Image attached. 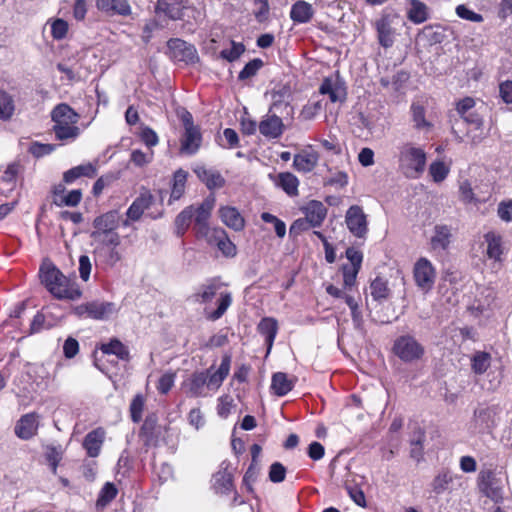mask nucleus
<instances>
[{"mask_svg":"<svg viewBox=\"0 0 512 512\" xmlns=\"http://www.w3.org/2000/svg\"><path fill=\"white\" fill-rule=\"evenodd\" d=\"M232 357L225 354L217 369L214 365L202 371L192 373L183 382L185 392L191 397H208L218 391L230 373Z\"/></svg>","mask_w":512,"mask_h":512,"instance_id":"f03ea898","label":"nucleus"},{"mask_svg":"<svg viewBox=\"0 0 512 512\" xmlns=\"http://www.w3.org/2000/svg\"><path fill=\"white\" fill-rule=\"evenodd\" d=\"M412 121L417 130L428 132L432 128V123L425 118V109L422 105L413 103L411 105Z\"/></svg>","mask_w":512,"mask_h":512,"instance_id":"c03bdc74","label":"nucleus"},{"mask_svg":"<svg viewBox=\"0 0 512 512\" xmlns=\"http://www.w3.org/2000/svg\"><path fill=\"white\" fill-rule=\"evenodd\" d=\"M223 286L224 284L219 279L211 278L201 284L191 296L192 300L199 304L209 303L215 296H218L217 309L210 311L205 308L207 318L212 321L220 319L232 303L231 293L222 291Z\"/></svg>","mask_w":512,"mask_h":512,"instance_id":"20e7f679","label":"nucleus"},{"mask_svg":"<svg viewBox=\"0 0 512 512\" xmlns=\"http://www.w3.org/2000/svg\"><path fill=\"white\" fill-rule=\"evenodd\" d=\"M413 278L416 286L423 292H430L436 281V270L433 264L425 257L419 258L413 268Z\"/></svg>","mask_w":512,"mask_h":512,"instance_id":"9d476101","label":"nucleus"},{"mask_svg":"<svg viewBox=\"0 0 512 512\" xmlns=\"http://www.w3.org/2000/svg\"><path fill=\"white\" fill-rule=\"evenodd\" d=\"M15 112V101L6 90L0 89V120L11 119Z\"/></svg>","mask_w":512,"mask_h":512,"instance_id":"a19ab883","label":"nucleus"},{"mask_svg":"<svg viewBox=\"0 0 512 512\" xmlns=\"http://www.w3.org/2000/svg\"><path fill=\"white\" fill-rule=\"evenodd\" d=\"M254 1V16L258 22H263L268 19L269 3L268 0H253Z\"/></svg>","mask_w":512,"mask_h":512,"instance_id":"0e129e2a","label":"nucleus"},{"mask_svg":"<svg viewBox=\"0 0 512 512\" xmlns=\"http://www.w3.org/2000/svg\"><path fill=\"white\" fill-rule=\"evenodd\" d=\"M176 374L173 372H167L163 374L157 384V390L161 394H167L174 386Z\"/></svg>","mask_w":512,"mask_h":512,"instance_id":"680f3d73","label":"nucleus"},{"mask_svg":"<svg viewBox=\"0 0 512 512\" xmlns=\"http://www.w3.org/2000/svg\"><path fill=\"white\" fill-rule=\"evenodd\" d=\"M54 124L53 130L59 140L75 139L79 135V128L76 126L79 115L67 104L57 105L51 113Z\"/></svg>","mask_w":512,"mask_h":512,"instance_id":"423d86ee","label":"nucleus"},{"mask_svg":"<svg viewBox=\"0 0 512 512\" xmlns=\"http://www.w3.org/2000/svg\"><path fill=\"white\" fill-rule=\"evenodd\" d=\"M105 433L101 429H95L89 432L83 441V447L85 448L88 456L97 457L100 453Z\"/></svg>","mask_w":512,"mask_h":512,"instance_id":"f704fd0d","label":"nucleus"},{"mask_svg":"<svg viewBox=\"0 0 512 512\" xmlns=\"http://www.w3.org/2000/svg\"><path fill=\"white\" fill-rule=\"evenodd\" d=\"M497 215L504 222H512V201H501L498 204Z\"/></svg>","mask_w":512,"mask_h":512,"instance_id":"338daca9","label":"nucleus"},{"mask_svg":"<svg viewBox=\"0 0 512 512\" xmlns=\"http://www.w3.org/2000/svg\"><path fill=\"white\" fill-rule=\"evenodd\" d=\"M370 294L376 301H381L389 296L387 281L377 277L370 284Z\"/></svg>","mask_w":512,"mask_h":512,"instance_id":"8fccbe9b","label":"nucleus"},{"mask_svg":"<svg viewBox=\"0 0 512 512\" xmlns=\"http://www.w3.org/2000/svg\"><path fill=\"white\" fill-rule=\"evenodd\" d=\"M461 479L462 477L460 475L454 474L448 470H443L433 479L431 483L432 490L436 494H442L452 489L456 482H458L459 487L462 486Z\"/></svg>","mask_w":512,"mask_h":512,"instance_id":"393cba45","label":"nucleus"},{"mask_svg":"<svg viewBox=\"0 0 512 512\" xmlns=\"http://www.w3.org/2000/svg\"><path fill=\"white\" fill-rule=\"evenodd\" d=\"M234 407L233 399L229 395H222L218 398L217 414L221 418H227Z\"/></svg>","mask_w":512,"mask_h":512,"instance_id":"13d9d810","label":"nucleus"},{"mask_svg":"<svg viewBox=\"0 0 512 512\" xmlns=\"http://www.w3.org/2000/svg\"><path fill=\"white\" fill-rule=\"evenodd\" d=\"M205 240L208 244L217 246L225 257H234L237 253L235 244L222 228L215 229Z\"/></svg>","mask_w":512,"mask_h":512,"instance_id":"412c9836","label":"nucleus"},{"mask_svg":"<svg viewBox=\"0 0 512 512\" xmlns=\"http://www.w3.org/2000/svg\"><path fill=\"white\" fill-rule=\"evenodd\" d=\"M244 51L245 47L242 43L232 41L231 48L222 50L220 56L229 62H233L238 59Z\"/></svg>","mask_w":512,"mask_h":512,"instance_id":"6e6d98bb","label":"nucleus"},{"mask_svg":"<svg viewBox=\"0 0 512 512\" xmlns=\"http://www.w3.org/2000/svg\"><path fill=\"white\" fill-rule=\"evenodd\" d=\"M229 466V462L223 461L219 466V470L212 476V489L217 494H228L234 489L232 474L229 471Z\"/></svg>","mask_w":512,"mask_h":512,"instance_id":"f3484780","label":"nucleus"},{"mask_svg":"<svg viewBox=\"0 0 512 512\" xmlns=\"http://www.w3.org/2000/svg\"><path fill=\"white\" fill-rule=\"evenodd\" d=\"M291 96V91L288 86L282 85L277 89H274L271 93L272 104L270 106L269 112L277 111L282 106L287 110V115L292 119L293 118V108L289 105V100Z\"/></svg>","mask_w":512,"mask_h":512,"instance_id":"c85d7f7f","label":"nucleus"},{"mask_svg":"<svg viewBox=\"0 0 512 512\" xmlns=\"http://www.w3.org/2000/svg\"><path fill=\"white\" fill-rule=\"evenodd\" d=\"M154 202L153 195L145 190L132 202L126 211V219L122 222V226L129 227L131 222L141 219L142 215L148 210Z\"/></svg>","mask_w":512,"mask_h":512,"instance_id":"2eb2a0df","label":"nucleus"},{"mask_svg":"<svg viewBox=\"0 0 512 512\" xmlns=\"http://www.w3.org/2000/svg\"><path fill=\"white\" fill-rule=\"evenodd\" d=\"M168 55L176 62L194 64L198 61V53L194 45L186 41L173 38L167 42Z\"/></svg>","mask_w":512,"mask_h":512,"instance_id":"9b49d317","label":"nucleus"},{"mask_svg":"<svg viewBox=\"0 0 512 512\" xmlns=\"http://www.w3.org/2000/svg\"><path fill=\"white\" fill-rule=\"evenodd\" d=\"M221 221L234 231H241L245 227V219L236 207L223 206L219 209Z\"/></svg>","mask_w":512,"mask_h":512,"instance_id":"bb28decb","label":"nucleus"},{"mask_svg":"<svg viewBox=\"0 0 512 512\" xmlns=\"http://www.w3.org/2000/svg\"><path fill=\"white\" fill-rule=\"evenodd\" d=\"M154 152L145 153L141 150H133L131 153V162L139 167L145 166L152 162Z\"/></svg>","mask_w":512,"mask_h":512,"instance_id":"e2e57ef3","label":"nucleus"},{"mask_svg":"<svg viewBox=\"0 0 512 512\" xmlns=\"http://www.w3.org/2000/svg\"><path fill=\"white\" fill-rule=\"evenodd\" d=\"M79 316H86L95 320L108 319L115 311L112 303L89 302L76 308Z\"/></svg>","mask_w":512,"mask_h":512,"instance_id":"dca6fc26","label":"nucleus"},{"mask_svg":"<svg viewBox=\"0 0 512 512\" xmlns=\"http://www.w3.org/2000/svg\"><path fill=\"white\" fill-rule=\"evenodd\" d=\"M261 219L265 223L273 224L276 235L279 238H284L286 235V224L281 219L269 212H263Z\"/></svg>","mask_w":512,"mask_h":512,"instance_id":"864d4df0","label":"nucleus"},{"mask_svg":"<svg viewBox=\"0 0 512 512\" xmlns=\"http://www.w3.org/2000/svg\"><path fill=\"white\" fill-rule=\"evenodd\" d=\"M426 161V152L414 143L406 142L399 147V170L406 178H420L425 171Z\"/></svg>","mask_w":512,"mask_h":512,"instance_id":"39448f33","label":"nucleus"},{"mask_svg":"<svg viewBox=\"0 0 512 512\" xmlns=\"http://www.w3.org/2000/svg\"><path fill=\"white\" fill-rule=\"evenodd\" d=\"M19 172L18 164H10L6 170L0 171V193L4 194L14 190Z\"/></svg>","mask_w":512,"mask_h":512,"instance_id":"e433bc0d","label":"nucleus"},{"mask_svg":"<svg viewBox=\"0 0 512 512\" xmlns=\"http://www.w3.org/2000/svg\"><path fill=\"white\" fill-rule=\"evenodd\" d=\"M120 218L118 211L111 210L93 220L92 253L96 265L101 268H113L123 259L121 236L117 231Z\"/></svg>","mask_w":512,"mask_h":512,"instance_id":"f257e3e1","label":"nucleus"},{"mask_svg":"<svg viewBox=\"0 0 512 512\" xmlns=\"http://www.w3.org/2000/svg\"><path fill=\"white\" fill-rule=\"evenodd\" d=\"M491 364V356L487 352L478 351L471 358V369L475 374L482 375Z\"/></svg>","mask_w":512,"mask_h":512,"instance_id":"a18cd8bd","label":"nucleus"},{"mask_svg":"<svg viewBox=\"0 0 512 512\" xmlns=\"http://www.w3.org/2000/svg\"><path fill=\"white\" fill-rule=\"evenodd\" d=\"M195 173L201 181H203L209 189L221 188L225 184L224 178L215 170L198 167Z\"/></svg>","mask_w":512,"mask_h":512,"instance_id":"58836bf2","label":"nucleus"},{"mask_svg":"<svg viewBox=\"0 0 512 512\" xmlns=\"http://www.w3.org/2000/svg\"><path fill=\"white\" fill-rule=\"evenodd\" d=\"M38 430L37 415L28 413L23 415L15 426V434L23 440L31 439Z\"/></svg>","mask_w":512,"mask_h":512,"instance_id":"a878e982","label":"nucleus"},{"mask_svg":"<svg viewBox=\"0 0 512 512\" xmlns=\"http://www.w3.org/2000/svg\"><path fill=\"white\" fill-rule=\"evenodd\" d=\"M101 351L104 354H112L117 356L120 360L129 359L128 348L118 339H112L110 342L101 345Z\"/></svg>","mask_w":512,"mask_h":512,"instance_id":"37998d69","label":"nucleus"},{"mask_svg":"<svg viewBox=\"0 0 512 512\" xmlns=\"http://www.w3.org/2000/svg\"><path fill=\"white\" fill-rule=\"evenodd\" d=\"M41 283L58 299L75 300L81 291L74 281L66 277L51 261L45 260L40 266Z\"/></svg>","mask_w":512,"mask_h":512,"instance_id":"7ed1b4c3","label":"nucleus"},{"mask_svg":"<svg viewBox=\"0 0 512 512\" xmlns=\"http://www.w3.org/2000/svg\"><path fill=\"white\" fill-rule=\"evenodd\" d=\"M305 218L312 227H319L327 215V208L317 200H312L303 208Z\"/></svg>","mask_w":512,"mask_h":512,"instance_id":"c756f323","label":"nucleus"},{"mask_svg":"<svg viewBox=\"0 0 512 512\" xmlns=\"http://www.w3.org/2000/svg\"><path fill=\"white\" fill-rule=\"evenodd\" d=\"M96 174V165L93 163H86L67 170L63 175V179L66 183H72L82 176L93 178Z\"/></svg>","mask_w":512,"mask_h":512,"instance_id":"4c0bfd02","label":"nucleus"},{"mask_svg":"<svg viewBox=\"0 0 512 512\" xmlns=\"http://www.w3.org/2000/svg\"><path fill=\"white\" fill-rule=\"evenodd\" d=\"M345 222L349 231L358 238H364L368 232L367 217L358 205H352L346 212Z\"/></svg>","mask_w":512,"mask_h":512,"instance_id":"4468645a","label":"nucleus"},{"mask_svg":"<svg viewBox=\"0 0 512 512\" xmlns=\"http://www.w3.org/2000/svg\"><path fill=\"white\" fill-rule=\"evenodd\" d=\"M319 155L312 150H303L294 155L293 167L302 173L311 172L317 165Z\"/></svg>","mask_w":512,"mask_h":512,"instance_id":"7c9ffc66","label":"nucleus"},{"mask_svg":"<svg viewBox=\"0 0 512 512\" xmlns=\"http://www.w3.org/2000/svg\"><path fill=\"white\" fill-rule=\"evenodd\" d=\"M263 61L259 58H255L249 61L244 68L240 71L238 75L239 80L249 79L257 74V72L262 68Z\"/></svg>","mask_w":512,"mask_h":512,"instance_id":"5fc2aeb1","label":"nucleus"},{"mask_svg":"<svg viewBox=\"0 0 512 512\" xmlns=\"http://www.w3.org/2000/svg\"><path fill=\"white\" fill-rule=\"evenodd\" d=\"M118 490L113 483L107 482L99 492L96 506L97 508L106 507L117 496Z\"/></svg>","mask_w":512,"mask_h":512,"instance_id":"09e8293b","label":"nucleus"},{"mask_svg":"<svg viewBox=\"0 0 512 512\" xmlns=\"http://www.w3.org/2000/svg\"><path fill=\"white\" fill-rule=\"evenodd\" d=\"M407 18L414 24H421L429 18V9L420 0H407Z\"/></svg>","mask_w":512,"mask_h":512,"instance_id":"c9c22d12","label":"nucleus"},{"mask_svg":"<svg viewBox=\"0 0 512 512\" xmlns=\"http://www.w3.org/2000/svg\"><path fill=\"white\" fill-rule=\"evenodd\" d=\"M202 143V135L199 128L184 130L180 139V152L185 155H194Z\"/></svg>","mask_w":512,"mask_h":512,"instance_id":"5701e85b","label":"nucleus"},{"mask_svg":"<svg viewBox=\"0 0 512 512\" xmlns=\"http://www.w3.org/2000/svg\"><path fill=\"white\" fill-rule=\"evenodd\" d=\"M214 206V199H207L194 208V229L199 238L206 239L216 228H211L208 221Z\"/></svg>","mask_w":512,"mask_h":512,"instance_id":"f8f14e48","label":"nucleus"},{"mask_svg":"<svg viewBox=\"0 0 512 512\" xmlns=\"http://www.w3.org/2000/svg\"><path fill=\"white\" fill-rule=\"evenodd\" d=\"M343 273V286L344 290H352V287L356 283V278L359 270L354 267L342 266Z\"/></svg>","mask_w":512,"mask_h":512,"instance_id":"bf43d9fd","label":"nucleus"},{"mask_svg":"<svg viewBox=\"0 0 512 512\" xmlns=\"http://www.w3.org/2000/svg\"><path fill=\"white\" fill-rule=\"evenodd\" d=\"M188 172L183 169H178L173 175V183L171 189L172 200H178L185 192Z\"/></svg>","mask_w":512,"mask_h":512,"instance_id":"79ce46f5","label":"nucleus"},{"mask_svg":"<svg viewBox=\"0 0 512 512\" xmlns=\"http://www.w3.org/2000/svg\"><path fill=\"white\" fill-rule=\"evenodd\" d=\"M68 31V24L62 19H56L51 25V33L55 39H63Z\"/></svg>","mask_w":512,"mask_h":512,"instance_id":"774afa93","label":"nucleus"},{"mask_svg":"<svg viewBox=\"0 0 512 512\" xmlns=\"http://www.w3.org/2000/svg\"><path fill=\"white\" fill-rule=\"evenodd\" d=\"M314 16L312 5L306 1L295 2L290 10V18L294 23L305 24L310 22Z\"/></svg>","mask_w":512,"mask_h":512,"instance_id":"473e14b6","label":"nucleus"},{"mask_svg":"<svg viewBox=\"0 0 512 512\" xmlns=\"http://www.w3.org/2000/svg\"><path fill=\"white\" fill-rule=\"evenodd\" d=\"M321 110V101L309 102L303 106L300 112V117L303 120H312L320 113Z\"/></svg>","mask_w":512,"mask_h":512,"instance_id":"4d7b16f0","label":"nucleus"},{"mask_svg":"<svg viewBox=\"0 0 512 512\" xmlns=\"http://www.w3.org/2000/svg\"><path fill=\"white\" fill-rule=\"evenodd\" d=\"M184 8L183 0H157L154 10L159 17L178 20L182 17Z\"/></svg>","mask_w":512,"mask_h":512,"instance_id":"4be33fe9","label":"nucleus"},{"mask_svg":"<svg viewBox=\"0 0 512 512\" xmlns=\"http://www.w3.org/2000/svg\"><path fill=\"white\" fill-rule=\"evenodd\" d=\"M398 20L399 17L396 14L384 12L374 21L373 26L377 32V39L383 48L393 46Z\"/></svg>","mask_w":512,"mask_h":512,"instance_id":"1a4fd4ad","label":"nucleus"},{"mask_svg":"<svg viewBox=\"0 0 512 512\" xmlns=\"http://www.w3.org/2000/svg\"><path fill=\"white\" fill-rule=\"evenodd\" d=\"M450 172V167L441 160L432 162L429 166V174L436 183H441Z\"/></svg>","mask_w":512,"mask_h":512,"instance_id":"3c124183","label":"nucleus"},{"mask_svg":"<svg viewBox=\"0 0 512 512\" xmlns=\"http://www.w3.org/2000/svg\"><path fill=\"white\" fill-rule=\"evenodd\" d=\"M451 237V229L448 226L436 225L430 239L432 250L438 252L445 251L450 245Z\"/></svg>","mask_w":512,"mask_h":512,"instance_id":"2f4dec72","label":"nucleus"},{"mask_svg":"<svg viewBox=\"0 0 512 512\" xmlns=\"http://www.w3.org/2000/svg\"><path fill=\"white\" fill-rule=\"evenodd\" d=\"M484 240L487 244L486 256L488 259L495 262H502V256L504 254L502 236L498 233L490 231L484 235Z\"/></svg>","mask_w":512,"mask_h":512,"instance_id":"cd10ccee","label":"nucleus"},{"mask_svg":"<svg viewBox=\"0 0 512 512\" xmlns=\"http://www.w3.org/2000/svg\"><path fill=\"white\" fill-rule=\"evenodd\" d=\"M96 8L107 16H130L132 8L128 0H96Z\"/></svg>","mask_w":512,"mask_h":512,"instance_id":"aec40b11","label":"nucleus"},{"mask_svg":"<svg viewBox=\"0 0 512 512\" xmlns=\"http://www.w3.org/2000/svg\"><path fill=\"white\" fill-rule=\"evenodd\" d=\"M500 421V409L497 406L479 407L474 411L470 428L474 433H491Z\"/></svg>","mask_w":512,"mask_h":512,"instance_id":"6e6552de","label":"nucleus"},{"mask_svg":"<svg viewBox=\"0 0 512 512\" xmlns=\"http://www.w3.org/2000/svg\"><path fill=\"white\" fill-rule=\"evenodd\" d=\"M319 93L327 95L332 103H343L347 96L345 82L337 75L326 77L319 87Z\"/></svg>","mask_w":512,"mask_h":512,"instance_id":"ddd939ff","label":"nucleus"},{"mask_svg":"<svg viewBox=\"0 0 512 512\" xmlns=\"http://www.w3.org/2000/svg\"><path fill=\"white\" fill-rule=\"evenodd\" d=\"M393 353L403 362L418 361L425 353V349L413 336L403 335L395 339Z\"/></svg>","mask_w":512,"mask_h":512,"instance_id":"0eeeda50","label":"nucleus"},{"mask_svg":"<svg viewBox=\"0 0 512 512\" xmlns=\"http://www.w3.org/2000/svg\"><path fill=\"white\" fill-rule=\"evenodd\" d=\"M257 329L265 338L267 353H269L278 332V322L272 317H265L259 322Z\"/></svg>","mask_w":512,"mask_h":512,"instance_id":"72a5a7b5","label":"nucleus"},{"mask_svg":"<svg viewBox=\"0 0 512 512\" xmlns=\"http://www.w3.org/2000/svg\"><path fill=\"white\" fill-rule=\"evenodd\" d=\"M275 186L281 188L288 196L296 197L299 194V180L291 172H281L277 175H269Z\"/></svg>","mask_w":512,"mask_h":512,"instance_id":"b1692460","label":"nucleus"},{"mask_svg":"<svg viewBox=\"0 0 512 512\" xmlns=\"http://www.w3.org/2000/svg\"><path fill=\"white\" fill-rule=\"evenodd\" d=\"M82 199V192L79 189L71 190L66 194H59L55 192L54 203L57 206H77Z\"/></svg>","mask_w":512,"mask_h":512,"instance_id":"49530a36","label":"nucleus"},{"mask_svg":"<svg viewBox=\"0 0 512 512\" xmlns=\"http://www.w3.org/2000/svg\"><path fill=\"white\" fill-rule=\"evenodd\" d=\"M456 14L465 20L471 21V22H482L483 17L481 14H478L472 10H470L465 5H458L456 7Z\"/></svg>","mask_w":512,"mask_h":512,"instance_id":"69168bd1","label":"nucleus"},{"mask_svg":"<svg viewBox=\"0 0 512 512\" xmlns=\"http://www.w3.org/2000/svg\"><path fill=\"white\" fill-rule=\"evenodd\" d=\"M286 468L280 462H274L269 468V480L273 483H281L285 480Z\"/></svg>","mask_w":512,"mask_h":512,"instance_id":"052dcab7","label":"nucleus"},{"mask_svg":"<svg viewBox=\"0 0 512 512\" xmlns=\"http://www.w3.org/2000/svg\"><path fill=\"white\" fill-rule=\"evenodd\" d=\"M294 387V382L286 373L277 372L273 374L271 381V389L277 396H284Z\"/></svg>","mask_w":512,"mask_h":512,"instance_id":"ea45409f","label":"nucleus"},{"mask_svg":"<svg viewBox=\"0 0 512 512\" xmlns=\"http://www.w3.org/2000/svg\"><path fill=\"white\" fill-rule=\"evenodd\" d=\"M145 406V398L142 394H137L130 404V414L133 422L138 423L142 420Z\"/></svg>","mask_w":512,"mask_h":512,"instance_id":"603ef678","label":"nucleus"},{"mask_svg":"<svg viewBox=\"0 0 512 512\" xmlns=\"http://www.w3.org/2000/svg\"><path fill=\"white\" fill-rule=\"evenodd\" d=\"M194 216V207L189 206L181 211L175 219V227L178 235H183L191 224Z\"/></svg>","mask_w":512,"mask_h":512,"instance_id":"de8ad7c7","label":"nucleus"},{"mask_svg":"<svg viewBox=\"0 0 512 512\" xmlns=\"http://www.w3.org/2000/svg\"><path fill=\"white\" fill-rule=\"evenodd\" d=\"M258 129L265 138L277 139L284 132V123L282 118L269 112L258 124Z\"/></svg>","mask_w":512,"mask_h":512,"instance_id":"6ab92c4d","label":"nucleus"},{"mask_svg":"<svg viewBox=\"0 0 512 512\" xmlns=\"http://www.w3.org/2000/svg\"><path fill=\"white\" fill-rule=\"evenodd\" d=\"M482 492L495 503H501L504 499V489L501 482L492 472L483 473L480 479Z\"/></svg>","mask_w":512,"mask_h":512,"instance_id":"a211bd4d","label":"nucleus"}]
</instances>
